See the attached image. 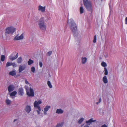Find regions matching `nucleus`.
Returning <instances> with one entry per match:
<instances>
[{
  "mask_svg": "<svg viewBox=\"0 0 127 127\" xmlns=\"http://www.w3.org/2000/svg\"><path fill=\"white\" fill-rule=\"evenodd\" d=\"M69 21L70 23V29L72 31L73 34L75 35V34H76L77 32L76 25L73 20L70 19Z\"/></svg>",
  "mask_w": 127,
  "mask_h": 127,
  "instance_id": "obj_1",
  "label": "nucleus"
},
{
  "mask_svg": "<svg viewBox=\"0 0 127 127\" xmlns=\"http://www.w3.org/2000/svg\"><path fill=\"white\" fill-rule=\"evenodd\" d=\"M42 101L40 100L38 101H35L33 103V105L35 109H37L36 112L38 115H40V111L41 110V108L39 105L41 104Z\"/></svg>",
  "mask_w": 127,
  "mask_h": 127,
  "instance_id": "obj_2",
  "label": "nucleus"
},
{
  "mask_svg": "<svg viewBox=\"0 0 127 127\" xmlns=\"http://www.w3.org/2000/svg\"><path fill=\"white\" fill-rule=\"evenodd\" d=\"M84 5L87 10L90 11L92 13V5L91 1L88 0H83Z\"/></svg>",
  "mask_w": 127,
  "mask_h": 127,
  "instance_id": "obj_3",
  "label": "nucleus"
},
{
  "mask_svg": "<svg viewBox=\"0 0 127 127\" xmlns=\"http://www.w3.org/2000/svg\"><path fill=\"white\" fill-rule=\"evenodd\" d=\"M38 25L39 27L41 30H45L46 29V26L44 25V18H41L39 21Z\"/></svg>",
  "mask_w": 127,
  "mask_h": 127,
  "instance_id": "obj_4",
  "label": "nucleus"
},
{
  "mask_svg": "<svg viewBox=\"0 0 127 127\" xmlns=\"http://www.w3.org/2000/svg\"><path fill=\"white\" fill-rule=\"evenodd\" d=\"M16 30L15 28L12 27H8L6 29L5 34L7 35V34H12Z\"/></svg>",
  "mask_w": 127,
  "mask_h": 127,
  "instance_id": "obj_5",
  "label": "nucleus"
},
{
  "mask_svg": "<svg viewBox=\"0 0 127 127\" xmlns=\"http://www.w3.org/2000/svg\"><path fill=\"white\" fill-rule=\"evenodd\" d=\"M27 94L30 97H32L34 96V93L33 89L30 87L29 90H27Z\"/></svg>",
  "mask_w": 127,
  "mask_h": 127,
  "instance_id": "obj_6",
  "label": "nucleus"
},
{
  "mask_svg": "<svg viewBox=\"0 0 127 127\" xmlns=\"http://www.w3.org/2000/svg\"><path fill=\"white\" fill-rule=\"evenodd\" d=\"M26 67V65L25 64H22L20 65L19 67V72H21Z\"/></svg>",
  "mask_w": 127,
  "mask_h": 127,
  "instance_id": "obj_7",
  "label": "nucleus"
},
{
  "mask_svg": "<svg viewBox=\"0 0 127 127\" xmlns=\"http://www.w3.org/2000/svg\"><path fill=\"white\" fill-rule=\"evenodd\" d=\"M38 10L42 13L44 12L45 11V6H43L41 5H39L38 6Z\"/></svg>",
  "mask_w": 127,
  "mask_h": 127,
  "instance_id": "obj_8",
  "label": "nucleus"
},
{
  "mask_svg": "<svg viewBox=\"0 0 127 127\" xmlns=\"http://www.w3.org/2000/svg\"><path fill=\"white\" fill-rule=\"evenodd\" d=\"M24 38L23 33L21 34L20 36L18 35L16 36L14 38V40H19L22 39Z\"/></svg>",
  "mask_w": 127,
  "mask_h": 127,
  "instance_id": "obj_9",
  "label": "nucleus"
},
{
  "mask_svg": "<svg viewBox=\"0 0 127 127\" xmlns=\"http://www.w3.org/2000/svg\"><path fill=\"white\" fill-rule=\"evenodd\" d=\"M51 106H50L47 105L44 108L43 113L44 115H46L47 111L50 108Z\"/></svg>",
  "mask_w": 127,
  "mask_h": 127,
  "instance_id": "obj_10",
  "label": "nucleus"
},
{
  "mask_svg": "<svg viewBox=\"0 0 127 127\" xmlns=\"http://www.w3.org/2000/svg\"><path fill=\"white\" fill-rule=\"evenodd\" d=\"M15 87L14 86L12 85H9L8 87V91L9 92H11L14 90Z\"/></svg>",
  "mask_w": 127,
  "mask_h": 127,
  "instance_id": "obj_11",
  "label": "nucleus"
},
{
  "mask_svg": "<svg viewBox=\"0 0 127 127\" xmlns=\"http://www.w3.org/2000/svg\"><path fill=\"white\" fill-rule=\"evenodd\" d=\"M96 121V120H93V118H92L88 121H86V123L88 125H90L92 122H94Z\"/></svg>",
  "mask_w": 127,
  "mask_h": 127,
  "instance_id": "obj_12",
  "label": "nucleus"
},
{
  "mask_svg": "<svg viewBox=\"0 0 127 127\" xmlns=\"http://www.w3.org/2000/svg\"><path fill=\"white\" fill-rule=\"evenodd\" d=\"M18 54L17 53L16 55H15L14 57H13L12 56V55H11L9 56V59H10V60L12 61H13L15 59H16L18 57Z\"/></svg>",
  "mask_w": 127,
  "mask_h": 127,
  "instance_id": "obj_13",
  "label": "nucleus"
},
{
  "mask_svg": "<svg viewBox=\"0 0 127 127\" xmlns=\"http://www.w3.org/2000/svg\"><path fill=\"white\" fill-rule=\"evenodd\" d=\"M31 106L29 105L26 106L25 108V110L28 113H29L31 111Z\"/></svg>",
  "mask_w": 127,
  "mask_h": 127,
  "instance_id": "obj_14",
  "label": "nucleus"
},
{
  "mask_svg": "<svg viewBox=\"0 0 127 127\" xmlns=\"http://www.w3.org/2000/svg\"><path fill=\"white\" fill-rule=\"evenodd\" d=\"M17 92L16 91H14L10 94V95L11 97L12 98H13L15 97V95L16 94Z\"/></svg>",
  "mask_w": 127,
  "mask_h": 127,
  "instance_id": "obj_15",
  "label": "nucleus"
},
{
  "mask_svg": "<svg viewBox=\"0 0 127 127\" xmlns=\"http://www.w3.org/2000/svg\"><path fill=\"white\" fill-rule=\"evenodd\" d=\"M64 111L61 109H58L56 112V113L58 114H62L63 113Z\"/></svg>",
  "mask_w": 127,
  "mask_h": 127,
  "instance_id": "obj_16",
  "label": "nucleus"
},
{
  "mask_svg": "<svg viewBox=\"0 0 127 127\" xmlns=\"http://www.w3.org/2000/svg\"><path fill=\"white\" fill-rule=\"evenodd\" d=\"M18 94L21 96H22L24 94L23 90L22 88H19L18 90Z\"/></svg>",
  "mask_w": 127,
  "mask_h": 127,
  "instance_id": "obj_17",
  "label": "nucleus"
},
{
  "mask_svg": "<svg viewBox=\"0 0 127 127\" xmlns=\"http://www.w3.org/2000/svg\"><path fill=\"white\" fill-rule=\"evenodd\" d=\"M87 58L86 57H82V63L83 64H85L87 62Z\"/></svg>",
  "mask_w": 127,
  "mask_h": 127,
  "instance_id": "obj_18",
  "label": "nucleus"
},
{
  "mask_svg": "<svg viewBox=\"0 0 127 127\" xmlns=\"http://www.w3.org/2000/svg\"><path fill=\"white\" fill-rule=\"evenodd\" d=\"M9 74L12 76H14L16 75V72L15 70H14L10 71L9 73Z\"/></svg>",
  "mask_w": 127,
  "mask_h": 127,
  "instance_id": "obj_19",
  "label": "nucleus"
},
{
  "mask_svg": "<svg viewBox=\"0 0 127 127\" xmlns=\"http://www.w3.org/2000/svg\"><path fill=\"white\" fill-rule=\"evenodd\" d=\"M103 81L105 84H106L108 83V80L106 76H105L103 77Z\"/></svg>",
  "mask_w": 127,
  "mask_h": 127,
  "instance_id": "obj_20",
  "label": "nucleus"
},
{
  "mask_svg": "<svg viewBox=\"0 0 127 127\" xmlns=\"http://www.w3.org/2000/svg\"><path fill=\"white\" fill-rule=\"evenodd\" d=\"M5 103L7 105H9L10 104L11 102V101L9 99H7L5 100Z\"/></svg>",
  "mask_w": 127,
  "mask_h": 127,
  "instance_id": "obj_21",
  "label": "nucleus"
},
{
  "mask_svg": "<svg viewBox=\"0 0 127 127\" xmlns=\"http://www.w3.org/2000/svg\"><path fill=\"white\" fill-rule=\"evenodd\" d=\"M84 9L83 7L81 6L80 8V14L83 13L84 12Z\"/></svg>",
  "mask_w": 127,
  "mask_h": 127,
  "instance_id": "obj_22",
  "label": "nucleus"
},
{
  "mask_svg": "<svg viewBox=\"0 0 127 127\" xmlns=\"http://www.w3.org/2000/svg\"><path fill=\"white\" fill-rule=\"evenodd\" d=\"M63 125V123L62 122L58 123L56 125V127H62Z\"/></svg>",
  "mask_w": 127,
  "mask_h": 127,
  "instance_id": "obj_23",
  "label": "nucleus"
},
{
  "mask_svg": "<svg viewBox=\"0 0 127 127\" xmlns=\"http://www.w3.org/2000/svg\"><path fill=\"white\" fill-rule=\"evenodd\" d=\"M22 58L21 57H19L17 60V62L19 64H20L22 63Z\"/></svg>",
  "mask_w": 127,
  "mask_h": 127,
  "instance_id": "obj_24",
  "label": "nucleus"
},
{
  "mask_svg": "<svg viewBox=\"0 0 127 127\" xmlns=\"http://www.w3.org/2000/svg\"><path fill=\"white\" fill-rule=\"evenodd\" d=\"M28 65H30L33 63V61L32 60H31V59H30L28 61Z\"/></svg>",
  "mask_w": 127,
  "mask_h": 127,
  "instance_id": "obj_25",
  "label": "nucleus"
},
{
  "mask_svg": "<svg viewBox=\"0 0 127 127\" xmlns=\"http://www.w3.org/2000/svg\"><path fill=\"white\" fill-rule=\"evenodd\" d=\"M47 84L50 88H52V85L50 82L49 81H47Z\"/></svg>",
  "mask_w": 127,
  "mask_h": 127,
  "instance_id": "obj_26",
  "label": "nucleus"
},
{
  "mask_svg": "<svg viewBox=\"0 0 127 127\" xmlns=\"http://www.w3.org/2000/svg\"><path fill=\"white\" fill-rule=\"evenodd\" d=\"M104 74L105 75H107L108 74V71H107V68L106 67H104Z\"/></svg>",
  "mask_w": 127,
  "mask_h": 127,
  "instance_id": "obj_27",
  "label": "nucleus"
},
{
  "mask_svg": "<svg viewBox=\"0 0 127 127\" xmlns=\"http://www.w3.org/2000/svg\"><path fill=\"white\" fill-rule=\"evenodd\" d=\"M2 113L3 114L6 113L7 112V110L5 109H2Z\"/></svg>",
  "mask_w": 127,
  "mask_h": 127,
  "instance_id": "obj_28",
  "label": "nucleus"
},
{
  "mask_svg": "<svg viewBox=\"0 0 127 127\" xmlns=\"http://www.w3.org/2000/svg\"><path fill=\"white\" fill-rule=\"evenodd\" d=\"M84 120V119L83 118H82L80 119L78 121V123L79 124H81L83 121Z\"/></svg>",
  "mask_w": 127,
  "mask_h": 127,
  "instance_id": "obj_29",
  "label": "nucleus"
},
{
  "mask_svg": "<svg viewBox=\"0 0 127 127\" xmlns=\"http://www.w3.org/2000/svg\"><path fill=\"white\" fill-rule=\"evenodd\" d=\"M31 70L32 72L34 73L35 70V67L33 66L31 68Z\"/></svg>",
  "mask_w": 127,
  "mask_h": 127,
  "instance_id": "obj_30",
  "label": "nucleus"
},
{
  "mask_svg": "<svg viewBox=\"0 0 127 127\" xmlns=\"http://www.w3.org/2000/svg\"><path fill=\"white\" fill-rule=\"evenodd\" d=\"M101 64L102 66L104 67H105L107 66L106 63L105 62H102L101 63Z\"/></svg>",
  "mask_w": 127,
  "mask_h": 127,
  "instance_id": "obj_31",
  "label": "nucleus"
},
{
  "mask_svg": "<svg viewBox=\"0 0 127 127\" xmlns=\"http://www.w3.org/2000/svg\"><path fill=\"white\" fill-rule=\"evenodd\" d=\"M12 63H9V62H7L6 65V67H8L11 65H12Z\"/></svg>",
  "mask_w": 127,
  "mask_h": 127,
  "instance_id": "obj_32",
  "label": "nucleus"
},
{
  "mask_svg": "<svg viewBox=\"0 0 127 127\" xmlns=\"http://www.w3.org/2000/svg\"><path fill=\"white\" fill-rule=\"evenodd\" d=\"M96 35H95L94 37V39L93 40V42L95 43L96 42Z\"/></svg>",
  "mask_w": 127,
  "mask_h": 127,
  "instance_id": "obj_33",
  "label": "nucleus"
},
{
  "mask_svg": "<svg viewBox=\"0 0 127 127\" xmlns=\"http://www.w3.org/2000/svg\"><path fill=\"white\" fill-rule=\"evenodd\" d=\"M5 58V57L4 56L2 55L1 56V60L2 61H4Z\"/></svg>",
  "mask_w": 127,
  "mask_h": 127,
  "instance_id": "obj_34",
  "label": "nucleus"
},
{
  "mask_svg": "<svg viewBox=\"0 0 127 127\" xmlns=\"http://www.w3.org/2000/svg\"><path fill=\"white\" fill-rule=\"evenodd\" d=\"M12 65L13 67H16L17 65L15 63H12Z\"/></svg>",
  "mask_w": 127,
  "mask_h": 127,
  "instance_id": "obj_35",
  "label": "nucleus"
},
{
  "mask_svg": "<svg viewBox=\"0 0 127 127\" xmlns=\"http://www.w3.org/2000/svg\"><path fill=\"white\" fill-rule=\"evenodd\" d=\"M52 52L51 51H50L48 52L47 53V56H50L52 54Z\"/></svg>",
  "mask_w": 127,
  "mask_h": 127,
  "instance_id": "obj_36",
  "label": "nucleus"
},
{
  "mask_svg": "<svg viewBox=\"0 0 127 127\" xmlns=\"http://www.w3.org/2000/svg\"><path fill=\"white\" fill-rule=\"evenodd\" d=\"M39 65L40 67H42V63L40 61L39 63Z\"/></svg>",
  "mask_w": 127,
  "mask_h": 127,
  "instance_id": "obj_37",
  "label": "nucleus"
},
{
  "mask_svg": "<svg viewBox=\"0 0 127 127\" xmlns=\"http://www.w3.org/2000/svg\"><path fill=\"white\" fill-rule=\"evenodd\" d=\"M25 88L26 90V92L27 90H29V87L27 86H25Z\"/></svg>",
  "mask_w": 127,
  "mask_h": 127,
  "instance_id": "obj_38",
  "label": "nucleus"
},
{
  "mask_svg": "<svg viewBox=\"0 0 127 127\" xmlns=\"http://www.w3.org/2000/svg\"><path fill=\"white\" fill-rule=\"evenodd\" d=\"M101 98H100L99 99V101L98 102H96V104H98L99 103H100L101 101Z\"/></svg>",
  "mask_w": 127,
  "mask_h": 127,
  "instance_id": "obj_39",
  "label": "nucleus"
},
{
  "mask_svg": "<svg viewBox=\"0 0 127 127\" xmlns=\"http://www.w3.org/2000/svg\"><path fill=\"white\" fill-rule=\"evenodd\" d=\"M125 24H127V17H126L125 19Z\"/></svg>",
  "mask_w": 127,
  "mask_h": 127,
  "instance_id": "obj_40",
  "label": "nucleus"
},
{
  "mask_svg": "<svg viewBox=\"0 0 127 127\" xmlns=\"http://www.w3.org/2000/svg\"><path fill=\"white\" fill-rule=\"evenodd\" d=\"M25 82L26 84H29V82L26 79L25 80Z\"/></svg>",
  "mask_w": 127,
  "mask_h": 127,
  "instance_id": "obj_41",
  "label": "nucleus"
},
{
  "mask_svg": "<svg viewBox=\"0 0 127 127\" xmlns=\"http://www.w3.org/2000/svg\"><path fill=\"white\" fill-rule=\"evenodd\" d=\"M101 127H107L106 125L105 124H104L102 125Z\"/></svg>",
  "mask_w": 127,
  "mask_h": 127,
  "instance_id": "obj_42",
  "label": "nucleus"
},
{
  "mask_svg": "<svg viewBox=\"0 0 127 127\" xmlns=\"http://www.w3.org/2000/svg\"><path fill=\"white\" fill-rule=\"evenodd\" d=\"M51 18L50 17H48L47 18V19H46V20H49Z\"/></svg>",
  "mask_w": 127,
  "mask_h": 127,
  "instance_id": "obj_43",
  "label": "nucleus"
},
{
  "mask_svg": "<svg viewBox=\"0 0 127 127\" xmlns=\"http://www.w3.org/2000/svg\"><path fill=\"white\" fill-rule=\"evenodd\" d=\"M84 127H89L88 126L86 125V126H85Z\"/></svg>",
  "mask_w": 127,
  "mask_h": 127,
  "instance_id": "obj_44",
  "label": "nucleus"
},
{
  "mask_svg": "<svg viewBox=\"0 0 127 127\" xmlns=\"http://www.w3.org/2000/svg\"><path fill=\"white\" fill-rule=\"evenodd\" d=\"M32 35L31 36H30V37H32Z\"/></svg>",
  "mask_w": 127,
  "mask_h": 127,
  "instance_id": "obj_45",
  "label": "nucleus"
}]
</instances>
